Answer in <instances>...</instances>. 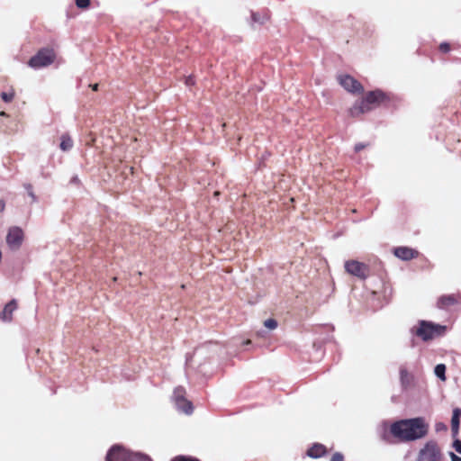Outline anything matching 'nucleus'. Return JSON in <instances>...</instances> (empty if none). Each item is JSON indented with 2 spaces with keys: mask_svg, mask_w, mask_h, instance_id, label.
I'll return each mask as SVG.
<instances>
[{
  "mask_svg": "<svg viewBox=\"0 0 461 461\" xmlns=\"http://www.w3.org/2000/svg\"><path fill=\"white\" fill-rule=\"evenodd\" d=\"M56 55L52 49H41L36 55L32 57L28 62V65L34 69L48 67L51 65L55 60Z\"/></svg>",
  "mask_w": 461,
  "mask_h": 461,
  "instance_id": "nucleus-5",
  "label": "nucleus"
},
{
  "mask_svg": "<svg viewBox=\"0 0 461 461\" xmlns=\"http://www.w3.org/2000/svg\"><path fill=\"white\" fill-rule=\"evenodd\" d=\"M149 460V457L143 456L139 453H132L122 446L115 445L111 447L106 456V461H143Z\"/></svg>",
  "mask_w": 461,
  "mask_h": 461,
  "instance_id": "nucleus-4",
  "label": "nucleus"
},
{
  "mask_svg": "<svg viewBox=\"0 0 461 461\" xmlns=\"http://www.w3.org/2000/svg\"><path fill=\"white\" fill-rule=\"evenodd\" d=\"M446 326L435 324L431 321H420L415 330V334L422 340L427 341L438 336H441L446 331Z\"/></svg>",
  "mask_w": 461,
  "mask_h": 461,
  "instance_id": "nucleus-3",
  "label": "nucleus"
},
{
  "mask_svg": "<svg viewBox=\"0 0 461 461\" xmlns=\"http://www.w3.org/2000/svg\"><path fill=\"white\" fill-rule=\"evenodd\" d=\"M346 271L360 279H365L368 276V267L364 263L357 260H348L345 263Z\"/></svg>",
  "mask_w": 461,
  "mask_h": 461,
  "instance_id": "nucleus-8",
  "label": "nucleus"
},
{
  "mask_svg": "<svg viewBox=\"0 0 461 461\" xmlns=\"http://www.w3.org/2000/svg\"><path fill=\"white\" fill-rule=\"evenodd\" d=\"M384 99V94L380 90L369 92L366 97L359 103L356 104L351 109L350 113L352 116H357L361 113L370 111L375 105H378Z\"/></svg>",
  "mask_w": 461,
  "mask_h": 461,
  "instance_id": "nucleus-2",
  "label": "nucleus"
},
{
  "mask_svg": "<svg viewBox=\"0 0 461 461\" xmlns=\"http://www.w3.org/2000/svg\"><path fill=\"white\" fill-rule=\"evenodd\" d=\"M185 391L183 387H177L174 391L173 398L176 403V407L178 411L191 414L193 412V406L191 402L185 398Z\"/></svg>",
  "mask_w": 461,
  "mask_h": 461,
  "instance_id": "nucleus-7",
  "label": "nucleus"
},
{
  "mask_svg": "<svg viewBox=\"0 0 461 461\" xmlns=\"http://www.w3.org/2000/svg\"><path fill=\"white\" fill-rule=\"evenodd\" d=\"M59 147L63 151H68L73 147V140L68 135H62Z\"/></svg>",
  "mask_w": 461,
  "mask_h": 461,
  "instance_id": "nucleus-17",
  "label": "nucleus"
},
{
  "mask_svg": "<svg viewBox=\"0 0 461 461\" xmlns=\"http://www.w3.org/2000/svg\"><path fill=\"white\" fill-rule=\"evenodd\" d=\"M365 147H366V145H365V144H363V143H357V144H356V146H355V151H356V152H359V151H360V150H362Z\"/></svg>",
  "mask_w": 461,
  "mask_h": 461,
  "instance_id": "nucleus-27",
  "label": "nucleus"
},
{
  "mask_svg": "<svg viewBox=\"0 0 461 461\" xmlns=\"http://www.w3.org/2000/svg\"><path fill=\"white\" fill-rule=\"evenodd\" d=\"M17 303L15 300L10 301L4 308L3 312L0 313V319L5 322H9L12 321V314L16 310Z\"/></svg>",
  "mask_w": 461,
  "mask_h": 461,
  "instance_id": "nucleus-12",
  "label": "nucleus"
},
{
  "mask_svg": "<svg viewBox=\"0 0 461 461\" xmlns=\"http://www.w3.org/2000/svg\"><path fill=\"white\" fill-rule=\"evenodd\" d=\"M90 0H76V5L79 8H86L89 5Z\"/></svg>",
  "mask_w": 461,
  "mask_h": 461,
  "instance_id": "nucleus-23",
  "label": "nucleus"
},
{
  "mask_svg": "<svg viewBox=\"0 0 461 461\" xmlns=\"http://www.w3.org/2000/svg\"><path fill=\"white\" fill-rule=\"evenodd\" d=\"M434 374L435 375L440 379L441 381L445 382L447 380L446 377V366L444 364H438L434 368Z\"/></svg>",
  "mask_w": 461,
  "mask_h": 461,
  "instance_id": "nucleus-18",
  "label": "nucleus"
},
{
  "mask_svg": "<svg viewBox=\"0 0 461 461\" xmlns=\"http://www.w3.org/2000/svg\"><path fill=\"white\" fill-rule=\"evenodd\" d=\"M185 84H186L187 86H191V85H193V84H194L193 77H186V79H185Z\"/></svg>",
  "mask_w": 461,
  "mask_h": 461,
  "instance_id": "nucleus-29",
  "label": "nucleus"
},
{
  "mask_svg": "<svg viewBox=\"0 0 461 461\" xmlns=\"http://www.w3.org/2000/svg\"><path fill=\"white\" fill-rule=\"evenodd\" d=\"M414 381V375L406 367L400 368V382L403 389L409 388Z\"/></svg>",
  "mask_w": 461,
  "mask_h": 461,
  "instance_id": "nucleus-13",
  "label": "nucleus"
},
{
  "mask_svg": "<svg viewBox=\"0 0 461 461\" xmlns=\"http://www.w3.org/2000/svg\"><path fill=\"white\" fill-rule=\"evenodd\" d=\"M450 457L452 461H461V457L457 456L452 452H450Z\"/></svg>",
  "mask_w": 461,
  "mask_h": 461,
  "instance_id": "nucleus-28",
  "label": "nucleus"
},
{
  "mask_svg": "<svg viewBox=\"0 0 461 461\" xmlns=\"http://www.w3.org/2000/svg\"><path fill=\"white\" fill-rule=\"evenodd\" d=\"M457 303V299L454 294L442 295L438 299L437 305L439 309H447L450 306L455 305Z\"/></svg>",
  "mask_w": 461,
  "mask_h": 461,
  "instance_id": "nucleus-14",
  "label": "nucleus"
},
{
  "mask_svg": "<svg viewBox=\"0 0 461 461\" xmlns=\"http://www.w3.org/2000/svg\"><path fill=\"white\" fill-rule=\"evenodd\" d=\"M394 255L402 260H410L418 256V252L408 247H398L394 249Z\"/></svg>",
  "mask_w": 461,
  "mask_h": 461,
  "instance_id": "nucleus-11",
  "label": "nucleus"
},
{
  "mask_svg": "<svg viewBox=\"0 0 461 461\" xmlns=\"http://www.w3.org/2000/svg\"><path fill=\"white\" fill-rule=\"evenodd\" d=\"M2 96V99L6 102V103H9L11 102L13 99H14V93H2L1 95Z\"/></svg>",
  "mask_w": 461,
  "mask_h": 461,
  "instance_id": "nucleus-22",
  "label": "nucleus"
},
{
  "mask_svg": "<svg viewBox=\"0 0 461 461\" xmlns=\"http://www.w3.org/2000/svg\"><path fill=\"white\" fill-rule=\"evenodd\" d=\"M5 208V203L3 200H0V212H2Z\"/></svg>",
  "mask_w": 461,
  "mask_h": 461,
  "instance_id": "nucleus-30",
  "label": "nucleus"
},
{
  "mask_svg": "<svg viewBox=\"0 0 461 461\" xmlns=\"http://www.w3.org/2000/svg\"><path fill=\"white\" fill-rule=\"evenodd\" d=\"M439 50L442 52H447L450 50L449 44H447L446 42L441 43L440 46H439Z\"/></svg>",
  "mask_w": 461,
  "mask_h": 461,
  "instance_id": "nucleus-26",
  "label": "nucleus"
},
{
  "mask_svg": "<svg viewBox=\"0 0 461 461\" xmlns=\"http://www.w3.org/2000/svg\"><path fill=\"white\" fill-rule=\"evenodd\" d=\"M0 116H2V117H7V116H8V114H7L5 112L2 111V112H0Z\"/></svg>",
  "mask_w": 461,
  "mask_h": 461,
  "instance_id": "nucleus-32",
  "label": "nucleus"
},
{
  "mask_svg": "<svg viewBox=\"0 0 461 461\" xmlns=\"http://www.w3.org/2000/svg\"><path fill=\"white\" fill-rule=\"evenodd\" d=\"M181 405H182V407L186 408V407L185 406V403H184V402H182V403H181Z\"/></svg>",
  "mask_w": 461,
  "mask_h": 461,
  "instance_id": "nucleus-34",
  "label": "nucleus"
},
{
  "mask_svg": "<svg viewBox=\"0 0 461 461\" xmlns=\"http://www.w3.org/2000/svg\"><path fill=\"white\" fill-rule=\"evenodd\" d=\"M97 86H98V85H94L93 86V90H97Z\"/></svg>",
  "mask_w": 461,
  "mask_h": 461,
  "instance_id": "nucleus-33",
  "label": "nucleus"
},
{
  "mask_svg": "<svg viewBox=\"0 0 461 461\" xmlns=\"http://www.w3.org/2000/svg\"><path fill=\"white\" fill-rule=\"evenodd\" d=\"M453 447L455 448V450L461 454V441L458 440V439H456L453 443Z\"/></svg>",
  "mask_w": 461,
  "mask_h": 461,
  "instance_id": "nucleus-24",
  "label": "nucleus"
},
{
  "mask_svg": "<svg viewBox=\"0 0 461 461\" xmlns=\"http://www.w3.org/2000/svg\"><path fill=\"white\" fill-rule=\"evenodd\" d=\"M440 448L435 441H428L420 450L417 461H441Z\"/></svg>",
  "mask_w": 461,
  "mask_h": 461,
  "instance_id": "nucleus-6",
  "label": "nucleus"
},
{
  "mask_svg": "<svg viewBox=\"0 0 461 461\" xmlns=\"http://www.w3.org/2000/svg\"><path fill=\"white\" fill-rule=\"evenodd\" d=\"M24 187L28 193V195L32 198V202H36V195L34 194L33 191H32V187L30 184H25L24 185Z\"/></svg>",
  "mask_w": 461,
  "mask_h": 461,
  "instance_id": "nucleus-20",
  "label": "nucleus"
},
{
  "mask_svg": "<svg viewBox=\"0 0 461 461\" xmlns=\"http://www.w3.org/2000/svg\"><path fill=\"white\" fill-rule=\"evenodd\" d=\"M338 79L339 84L348 92L360 93L363 91L361 84L348 75H340Z\"/></svg>",
  "mask_w": 461,
  "mask_h": 461,
  "instance_id": "nucleus-10",
  "label": "nucleus"
},
{
  "mask_svg": "<svg viewBox=\"0 0 461 461\" xmlns=\"http://www.w3.org/2000/svg\"><path fill=\"white\" fill-rule=\"evenodd\" d=\"M460 417H461V409L455 408L453 410V414H452V419H451V429H452L453 436H456L458 434Z\"/></svg>",
  "mask_w": 461,
  "mask_h": 461,
  "instance_id": "nucleus-15",
  "label": "nucleus"
},
{
  "mask_svg": "<svg viewBox=\"0 0 461 461\" xmlns=\"http://www.w3.org/2000/svg\"><path fill=\"white\" fill-rule=\"evenodd\" d=\"M23 240V231L19 227H12L6 235V243L11 249H18Z\"/></svg>",
  "mask_w": 461,
  "mask_h": 461,
  "instance_id": "nucleus-9",
  "label": "nucleus"
},
{
  "mask_svg": "<svg viewBox=\"0 0 461 461\" xmlns=\"http://www.w3.org/2000/svg\"><path fill=\"white\" fill-rule=\"evenodd\" d=\"M264 326L268 330H275L277 327V322L274 319H267L264 321Z\"/></svg>",
  "mask_w": 461,
  "mask_h": 461,
  "instance_id": "nucleus-19",
  "label": "nucleus"
},
{
  "mask_svg": "<svg viewBox=\"0 0 461 461\" xmlns=\"http://www.w3.org/2000/svg\"><path fill=\"white\" fill-rule=\"evenodd\" d=\"M171 461H199L198 459L191 456H179L173 458Z\"/></svg>",
  "mask_w": 461,
  "mask_h": 461,
  "instance_id": "nucleus-21",
  "label": "nucleus"
},
{
  "mask_svg": "<svg viewBox=\"0 0 461 461\" xmlns=\"http://www.w3.org/2000/svg\"><path fill=\"white\" fill-rule=\"evenodd\" d=\"M252 18H253V20H254L255 22H259L258 17V14H253Z\"/></svg>",
  "mask_w": 461,
  "mask_h": 461,
  "instance_id": "nucleus-31",
  "label": "nucleus"
},
{
  "mask_svg": "<svg viewBox=\"0 0 461 461\" xmlns=\"http://www.w3.org/2000/svg\"><path fill=\"white\" fill-rule=\"evenodd\" d=\"M330 461H343V456L340 453H335Z\"/></svg>",
  "mask_w": 461,
  "mask_h": 461,
  "instance_id": "nucleus-25",
  "label": "nucleus"
},
{
  "mask_svg": "<svg viewBox=\"0 0 461 461\" xmlns=\"http://www.w3.org/2000/svg\"><path fill=\"white\" fill-rule=\"evenodd\" d=\"M325 447L321 444H314L311 448L308 449L307 455L312 458H318L325 454Z\"/></svg>",
  "mask_w": 461,
  "mask_h": 461,
  "instance_id": "nucleus-16",
  "label": "nucleus"
},
{
  "mask_svg": "<svg viewBox=\"0 0 461 461\" xmlns=\"http://www.w3.org/2000/svg\"><path fill=\"white\" fill-rule=\"evenodd\" d=\"M428 425L422 418L401 420L391 425L392 435L402 441H413L428 433Z\"/></svg>",
  "mask_w": 461,
  "mask_h": 461,
  "instance_id": "nucleus-1",
  "label": "nucleus"
}]
</instances>
